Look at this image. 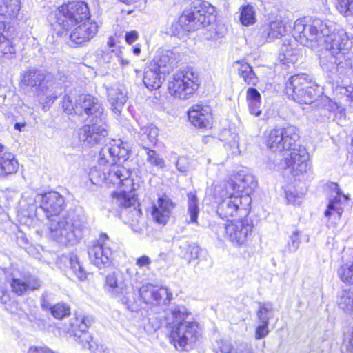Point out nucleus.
Returning <instances> with one entry per match:
<instances>
[{
	"mask_svg": "<svg viewBox=\"0 0 353 353\" xmlns=\"http://www.w3.org/2000/svg\"><path fill=\"white\" fill-rule=\"evenodd\" d=\"M293 37L312 50L325 49L319 55V63L324 71L339 78L347 74V55L352 42L345 30L334 29L332 32L327 23L318 18L307 24L297 19L294 25Z\"/></svg>",
	"mask_w": 353,
	"mask_h": 353,
	"instance_id": "nucleus-1",
	"label": "nucleus"
},
{
	"mask_svg": "<svg viewBox=\"0 0 353 353\" xmlns=\"http://www.w3.org/2000/svg\"><path fill=\"white\" fill-rule=\"evenodd\" d=\"M299 139V130L294 125L276 128L265 132V145L272 152H290L285 154L280 166L284 169L292 168L295 176L307 172L310 168L309 154L304 147L296 145Z\"/></svg>",
	"mask_w": 353,
	"mask_h": 353,
	"instance_id": "nucleus-2",
	"label": "nucleus"
},
{
	"mask_svg": "<svg viewBox=\"0 0 353 353\" xmlns=\"http://www.w3.org/2000/svg\"><path fill=\"white\" fill-rule=\"evenodd\" d=\"M188 316L189 313L183 305L172 304L165 311V326L170 343L176 349H183L196 340L198 325L195 322L186 321Z\"/></svg>",
	"mask_w": 353,
	"mask_h": 353,
	"instance_id": "nucleus-3",
	"label": "nucleus"
},
{
	"mask_svg": "<svg viewBox=\"0 0 353 353\" xmlns=\"http://www.w3.org/2000/svg\"><path fill=\"white\" fill-rule=\"evenodd\" d=\"M20 87L33 93L39 100L53 102L61 93V87L55 82L51 73L30 67L20 72Z\"/></svg>",
	"mask_w": 353,
	"mask_h": 353,
	"instance_id": "nucleus-4",
	"label": "nucleus"
},
{
	"mask_svg": "<svg viewBox=\"0 0 353 353\" xmlns=\"http://www.w3.org/2000/svg\"><path fill=\"white\" fill-rule=\"evenodd\" d=\"M285 93L299 103L311 104L321 93L320 86L305 73L291 76L285 83Z\"/></svg>",
	"mask_w": 353,
	"mask_h": 353,
	"instance_id": "nucleus-5",
	"label": "nucleus"
},
{
	"mask_svg": "<svg viewBox=\"0 0 353 353\" xmlns=\"http://www.w3.org/2000/svg\"><path fill=\"white\" fill-rule=\"evenodd\" d=\"M214 10V7L208 2L198 1L190 10L183 12L179 18V24L185 31L197 30L215 20Z\"/></svg>",
	"mask_w": 353,
	"mask_h": 353,
	"instance_id": "nucleus-6",
	"label": "nucleus"
},
{
	"mask_svg": "<svg viewBox=\"0 0 353 353\" xmlns=\"http://www.w3.org/2000/svg\"><path fill=\"white\" fill-rule=\"evenodd\" d=\"M106 285L114 296L131 312L139 310L136 301V294L133 288L128 285L127 279L121 272L108 274L105 279Z\"/></svg>",
	"mask_w": 353,
	"mask_h": 353,
	"instance_id": "nucleus-7",
	"label": "nucleus"
},
{
	"mask_svg": "<svg viewBox=\"0 0 353 353\" xmlns=\"http://www.w3.org/2000/svg\"><path fill=\"white\" fill-rule=\"evenodd\" d=\"M90 13L84 1H72L61 6L56 14V23L63 29L70 30L74 26L90 21Z\"/></svg>",
	"mask_w": 353,
	"mask_h": 353,
	"instance_id": "nucleus-8",
	"label": "nucleus"
},
{
	"mask_svg": "<svg viewBox=\"0 0 353 353\" xmlns=\"http://www.w3.org/2000/svg\"><path fill=\"white\" fill-rule=\"evenodd\" d=\"M199 77L192 69L182 70L174 73L169 81V93L175 98L189 99L199 88Z\"/></svg>",
	"mask_w": 353,
	"mask_h": 353,
	"instance_id": "nucleus-9",
	"label": "nucleus"
},
{
	"mask_svg": "<svg viewBox=\"0 0 353 353\" xmlns=\"http://www.w3.org/2000/svg\"><path fill=\"white\" fill-rule=\"evenodd\" d=\"M91 325V320L88 316H76L71 320L70 332L79 338L84 348H88L93 353H110L103 345H98L92 341V337L86 333Z\"/></svg>",
	"mask_w": 353,
	"mask_h": 353,
	"instance_id": "nucleus-10",
	"label": "nucleus"
},
{
	"mask_svg": "<svg viewBox=\"0 0 353 353\" xmlns=\"http://www.w3.org/2000/svg\"><path fill=\"white\" fill-rule=\"evenodd\" d=\"M89 259L99 269L109 267L112 263V252L110 241L105 233L100 234L99 239L88 248Z\"/></svg>",
	"mask_w": 353,
	"mask_h": 353,
	"instance_id": "nucleus-11",
	"label": "nucleus"
},
{
	"mask_svg": "<svg viewBox=\"0 0 353 353\" xmlns=\"http://www.w3.org/2000/svg\"><path fill=\"white\" fill-rule=\"evenodd\" d=\"M97 120L91 125H83L78 130L79 141L85 147L92 148L103 144L108 140L106 125L104 123H98Z\"/></svg>",
	"mask_w": 353,
	"mask_h": 353,
	"instance_id": "nucleus-12",
	"label": "nucleus"
},
{
	"mask_svg": "<svg viewBox=\"0 0 353 353\" xmlns=\"http://www.w3.org/2000/svg\"><path fill=\"white\" fill-rule=\"evenodd\" d=\"M139 294L145 303L161 307L164 313L171 305L169 304L172 299V293L166 288L148 283L140 288Z\"/></svg>",
	"mask_w": 353,
	"mask_h": 353,
	"instance_id": "nucleus-13",
	"label": "nucleus"
},
{
	"mask_svg": "<svg viewBox=\"0 0 353 353\" xmlns=\"http://www.w3.org/2000/svg\"><path fill=\"white\" fill-rule=\"evenodd\" d=\"M48 230L49 237L61 245L77 243L75 235L65 216L51 219L48 225Z\"/></svg>",
	"mask_w": 353,
	"mask_h": 353,
	"instance_id": "nucleus-14",
	"label": "nucleus"
},
{
	"mask_svg": "<svg viewBox=\"0 0 353 353\" xmlns=\"http://www.w3.org/2000/svg\"><path fill=\"white\" fill-rule=\"evenodd\" d=\"M252 227L250 220L245 217L231 221L225 225L224 230L226 237L234 245L241 246L247 242Z\"/></svg>",
	"mask_w": 353,
	"mask_h": 353,
	"instance_id": "nucleus-15",
	"label": "nucleus"
},
{
	"mask_svg": "<svg viewBox=\"0 0 353 353\" xmlns=\"http://www.w3.org/2000/svg\"><path fill=\"white\" fill-rule=\"evenodd\" d=\"M35 202H39L40 208L46 213V216L57 217L65 206L63 196L58 192L51 191L42 194H37L34 198Z\"/></svg>",
	"mask_w": 353,
	"mask_h": 353,
	"instance_id": "nucleus-16",
	"label": "nucleus"
},
{
	"mask_svg": "<svg viewBox=\"0 0 353 353\" xmlns=\"http://www.w3.org/2000/svg\"><path fill=\"white\" fill-rule=\"evenodd\" d=\"M241 199V195L236 194L234 192L230 193L219 204L216 210L218 215L228 221L236 214L246 215L245 208L241 207L242 204Z\"/></svg>",
	"mask_w": 353,
	"mask_h": 353,
	"instance_id": "nucleus-17",
	"label": "nucleus"
},
{
	"mask_svg": "<svg viewBox=\"0 0 353 353\" xmlns=\"http://www.w3.org/2000/svg\"><path fill=\"white\" fill-rule=\"evenodd\" d=\"M129 158V150L121 141H114L110 145L103 147L99 152L100 165L115 163L117 161H126Z\"/></svg>",
	"mask_w": 353,
	"mask_h": 353,
	"instance_id": "nucleus-18",
	"label": "nucleus"
},
{
	"mask_svg": "<svg viewBox=\"0 0 353 353\" xmlns=\"http://www.w3.org/2000/svg\"><path fill=\"white\" fill-rule=\"evenodd\" d=\"M76 114L92 115L100 122L103 120V109L99 100L90 94H81L76 99Z\"/></svg>",
	"mask_w": 353,
	"mask_h": 353,
	"instance_id": "nucleus-19",
	"label": "nucleus"
},
{
	"mask_svg": "<svg viewBox=\"0 0 353 353\" xmlns=\"http://www.w3.org/2000/svg\"><path fill=\"white\" fill-rule=\"evenodd\" d=\"M178 59L179 54L174 50H164L158 51L150 64L166 75L176 66Z\"/></svg>",
	"mask_w": 353,
	"mask_h": 353,
	"instance_id": "nucleus-20",
	"label": "nucleus"
},
{
	"mask_svg": "<svg viewBox=\"0 0 353 353\" xmlns=\"http://www.w3.org/2000/svg\"><path fill=\"white\" fill-rule=\"evenodd\" d=\"M77 25L70 34V41L72 44H83L92 39L98 32V26L94 21H88Z\"/></svg>",
	"mask_w": 353,
	"mask_h": 353,
	"instance_id": "nucleus-21",
	"label": "nucleus"
},
{
	"mask_svg": "<svg viewBox=\"0 0 353 353\" xmlns=\"http://www.w3.org/2000/svg\"><path fill=\"white\" fill-rule=\"evenodd\" d=\"M110 168L105 169L106 176V184L114 185H128L132 183L130 179L131 172L120 164L112 163Z\"/></svg>",
	"mask_w": 353,
	"mask_h": 353,
	"instance_id": "nucleus-22",
	"label": "nucleus"
},
{
	"mask_svg": "<svg viewBox=\"0 0 353 353\" xmlns=\"http://www.w3.org/2000/svg\"><path fill=\"white\" fill-rule=\"evenodd\" d=\"M174 207L173 202L167 196H163L154 204L152 210L153 220L159 225H165Z\"/></svg>",
	"mask_w": 353,
	"mask_h": 353,
	"instance_id": "nucleus-23",
	"label": "nucleus"
},
{
	"mask_svg": "<svg viewBox=\"0 0 353 353\" xmlns=\"http://www.w3.org/2000/svg\"><path fill=\"white\" fill-rule=\"evenodd\" d=\"M189 121L195 126L200 128H207L210 125L212 115L210 108L196 104L192 106L188 112Z\"/></svg>",
	"mask_w": 353,
	"mask_h": 353,
	"instance_id": "nucleus-24",
	"label": "nucleus"
},
{
	"mask_svg": "<svg viewBox=\"0 0 353 353\" xmlns=\"http://www.w3.org/2000/svg\"><path fill=\"white\" fill-rule=\"evenodd\" d=\"M137 199L133 192H128L123 190L121 192H114L112 194V203L117 205L119 208H132L134 215L141 216L142 214L141 210L136 207Z\"/></svg>",
	"mask_w": 353,
	"mask_h": 353,
	"instance_id": "nucleus-25",
	"label": "nucleus"
},
{
	"mask_svg": "<svg viewBox=\"0 0 353 353\" xmlns=\"http://www.w3.org/2000/svg\"><path fill=\"white\" fill-rule=\"evenodd\" d=\"M21 0H0V15L14 21L23 19L21 12Z\"/></svg>",
	"mask_w": 353,
	"mask_h": 353,
	"instance_id": "nucleus-26",
	"label": "nucleus"
},
{
	"mask_svg": "<svg viewBox=\"0 0 353 353\" xmlns=\"http://www.w3.org/2000/svg\"><path fill=\"white\" fill-rule=\"evenodd\" d=\"M256 186V181L252 174H238L235 181L228 183V188L233 190L236 194L241 195V193L245 192L248 194Z\"/></svg>",
	"mask_w": 353,
	"mask_h": 353,
	"instance_id": "nucleus-27",
	"label": "nucleus"
},
{
	"mask_svg": "<svg viewBox=\"0 0 353 353\" xmlns=\"http://www.w3.org/2000/svg\"><path fill=\"white\" fill-rule=\"evenodd\" d=\"M65 216L70 222L71 229L75 235L76 241L77 243L88 231V223L83 216L75 214L74 211H68Z\"/></svg>",
	"mask_w": 353,
	"mask_h": 353,
	"instance_id": "nucleus-28",
	"label": "nucleus"
},
{
	"mask_svg": "<svg viewBox=\"0 0 353 353\" xmlns=\"http://www.w3.org/2000/svg\"><path fill=\"white\" fill-rule=\"evenodd\" d=\"M331 189L336 193V196L329 201L327 210L325 212V216L326 217H330L332 215L336 214L338 218H340L343 212L341 207L342 202L343 201H347V198L345 195L342 194L338 184L332 183Z\"/></svg>",
	"mask_w": 353,
	"mask_h": 353,
	"instance_id": "nucleus-29",
	"label": "nucleus"
},
{
	"mask_svg": "<svg viewBox=\"0 0 353 353\" xmlns=\"http://www.w3.org/2000/svg\"><path fill=\"white\" fill-rule=\"evenodd\" d=\"M331 189L336 193V196L329 201L327 210L325 212V216L326 217H330L332 215L336 214L338 218H340L343 212L341 207L342 202L343 201H347V198L345 195L342 194L338 184L332 183Z\"/></svg>",
	"mask_w": 353,
	"mask_h": 353,
	"instance_id": "nucleus-30",
	"label": "nucleus"
},
{
	"mask_svg": "<svg viewBox=\"0 0 353 353\" xmlns=\"http://www.w3.org/2000/svg\"><path fill=\"white\" fill-rule=\"evenodd\" d=\"M139 143L143 149L154 145L159 134L158 128L152 124L141 127L139 132Z\"/></svg>",
	"mask_w": 353,
	"mask_h": 353,
	"instance_id": "nucleus-31",
	"label": "nucleus"
},
{
	"mask_svg": "<svg viewBox=\"0 0 353 353\" xmlns=\"http://www.w3.org/2000/svg\"><path fill=\"white\" fill-rule=\"evenodd\" d=\"M165 74L157 69H154L150 64L145 70L143 81L145 87L151 90H157L161 86L165 79Z\"/></svg>",
	"mask_w": 353,
	"mask_h": 353,
	"instance_id": "nucleus-32",
	"label": "nucleus"
},
{
	"mask_svg": "<svg viewBox=\"0 0 353 353\" xmlns=\"http://www.w3.org/2000/svg\"><path fill=\"white\" fill-rule=\"evenodd\" d=\"M126 93L118 88H111L108 89V100L110 104L112 112L120 114L123 105L125 103Z\"/></svg>",
	"mask_w": 353,
	"mask_h": 353,
	"instance_id": "nucleus-33",
	"label": "nucleus"
},
{
	"mask_svg": "<svg viewBox=\"0 0 353 353\" xmlns=\"http://www.w3.org/2000/svg\"><path fill=\"white\" fill-rule=\"evenodd\" d=\"M19 163L14 156L10 152H5L0 156V176H7L17 172Z\"/></svg>",
	"mask_w": 353,
	"mask_h": 353,
	"instance_id": "nucleus-34",
	"label": "nucleus"
},
{
	"mask_svg": "<svg viewBox=\"0 0 353 353\" xmlns=\"http://www.w3.org/2000/svg\"><path fill=\"white\" fill-rule=\"evenodd\" d=\"M239 66L237 68L239 75L247 85H256L259 79L252 68L246 62L238 61L236 63Z\"/></svg>",
	"mask_w": 353,
	"mask_h": 353,
	"instance_id": "nucleus-35",
	"label": "nucleus"
},
{
	"mask_svg": "<svg viewBox=\"0 0 353 353\" xmlns=\"http://www.w3.org/2000/svg\"><path fill=\"white\" fill-rule=\"evenodd\" d=\"M286 32V27L281 21L270 22L264 29L263 34L266 36L268 41H273L281 38Z\"/></svg>",
	"mask_w": 353,
	"mask_h": 353,
	"instance_id": "nucleus-36",
	"label": "nucleus"
},
{
	"mask_svg": "<svg viewBox=\"0 0 353 353\" xmlns=\"http://www.w3.org/2000/svg\"><path fill=\"white\" fill-rule=\"evenodd\" d=\"M337 304L345 312H353V287L343 290L339 294Z\"/></svg>",
	"mask_w": 353,
	"mask_h": 353,
	"instance_id": "nucleus-37",
	"label": "nucleus"
},
{
	"mask_svg": "<svg viewBox=\"0 0 353 353\" xmlns=\"http://www.w3.org/2000/svg\"><path fill=\"white\" fill-rule=\"evenodd\" d=\"M0 58L12 60L16 58V48L8 38L0 34Z\"/></svg>",
	"mask_w": 353,
	"mask_h": 353,
	"instance_id": "nucleus-38",
	"label": "nucleus"
},
{
	"mask_svg": "<svg viewBox=\"0 0 353 353\" xmlns=\"http://www.w3.org/2000/svg\"><path fill=\"white\" fill-rule=\"evenodd\" d=\"M297 50L292 48L290 43L284 42L279 54L280 62L283 64L294 63L297 61Z\"/></svg>",
	"mask_w": 353,
	"mask_h": 353,
	"instance_id": "nucleus-39",
	"label": "nucleus"
},
{
	"mask_svg": "<svg viewBox=\"0 0 353 353\" xmlns=\"http://www.w3.org/2000/svg\"><path fill=\"white\" fill-rule=\"evenodd\" d=\"M179 248L181 250L180 254L181 256L189 262L199 257L200 248L195 243H190L188 241H184L181 242Z\"/></svg>",
	"mask_w": 353,
	"mask_h": 353,
	"instance_id": "nucleus-40",
	"label": "nucleus"
},
{
	"mask_svg": "<svg viewBox=\"0 0 353 353\" xmlns=\"http://www.w3.org/2000/svg\"><path fill=\"white\" fill-rule=\"evenodd\" d=\"M274 315V308L270 302L259 303L256 316L260 323L269 324V320Z\"/></svg>",
	"mask_w": 353,
	"mask_h": 353,
	"instance_id": "nucleus-41",
	"label": "nucleus"
},
{
	"mask_svg": "<svg viewBox=\"0 0 353 353\" xmlns=\"http://www.w3.org/2000/svg\"><path fill=\"white\" fill-rule=\"evenodd\" d=\"M338 275L343 283H353V260L343 263L338 270Z\"/></svg>",
	"mask_w": 353,
	"mask_h": 353,
	"instance_id": "nucleus-42",
	"label": "nucleus"
},
{
	"mask_svg": "<svg viewBox=\"0 0 353 353\" xmlns=\"http://www.w3.org/2000/svg\"><path fill=\"white\" fill-rule=\"evenodd\" d=\"M146 154V161L152 166L159 169H163L165 167V161L157 151L150 148L143 149Z\"/></svg>",
	"mask_w": 353,
	"mask_h": 353,
	"instance_id": "nucleus-43",
	"label": "nucleus"
},
{
	"mask_svg": "<svg viewBox=\"0 0 353 353\" xmlns=\"http://www.w3.org/2000/svg\"><path fill=\"white\" fill-rule=\"evenodd\" d=\"M240 21L243 26H248L255 23V12L250 5L241 7Z\"/></svg>",
	"mask_w": 353,
	"mask_h": 353,
	"instance_id": "nucleus-44",
	"label": "nucleus"
},
{
	"mask_svg": "<svg viewBox=\"0 0 353 353\" xmlns=\"http://www.w3.org/2000/svg\"><path fill=\"white\" fill-rule=\"evenodd\" d=\"M188 197V213L190 214V223H196L199 208L198 206V199L194 194L190 193Z\"/></svg>",
	"mask_w": 353,
	"mask_h": 353,
	"instance_id": "nucleus-45",
	"label": "nucleus"
},
{
	"mask_svg": "<svg viewBox=\"0 0 353 353\" xmlns=\"http://www.w3.org/2000/svg\"><path fill=\"white\" fill-rule=\"evenodd\" d=\"M70 264L72 270L79 280L83 281L86 279V272L85 271L82 265L80 264V262L79 261V258L77 257V255L71 254L70 257Z\"/></svg>",
	"mask_w": 353,
	"mask_h": 353,
	"instance_id": "nucleus-46",
	"label": "nucleus"
},
{
	"mask_svg": "<svg viewBox=\"0 0 353 353\" xmlns=\"http://www.w3.org/2000/svg\"><path fill=\"white\" fill-rule=\"evenodd\" d=\"M12 291L17 295H23L28 291L24 274L19 278H12L10 283Z\"/></svg>",
	"mask_w": 353,
	"mask_h": 353,
	"instance_id": "nucleus-47",
	"label": "nucleus"
},
{
	"mask_svg": "<svg viewBox=\"0 0 353 353\" xmlns=\"http://www.w3.org/2000/svg\"><path fill=\"white\" fill-rule=\"evenodd\" d=\"M214 350L215 353H236V348H234L231 342L228 339H219L216 342Z\"/></svg>",
	"mask_w": 353,
	"mask_h": 353,
	"instance_id": "nucleus-48",
	"label": "nucleus"
},
{
	"mask_svg": "<svg viewBox=\"0 0 353 353\" xmlns=\"http://www.w3.org/2000/svg\"><path fill=\"white\" fill-rule=\"evenodd\" d=\"M336 8L346 17L353 15V0H336Z\"/></svg>",
	"mask_w": 353,
	"mask_h": 353,
	"instance_id": "nucleus-49",
	"label": "nucleus"
},
{
	"mask_svg": "<svg viewBox=\"0 0 353 353\" xmlns=\"http://www.w3.org/2000/svg\"><path fill=\"white\" fill-rule=\"evenodd\" d=\"M89 179L92 183L99 185L102 183L106 184V176L105 169L101 172L100 170L92 168L89 172Z\"/></svg>",
	"mask_w": 353,
	"mask_h": 353,
	"instance_id": "nucleus-50",
	"label": "nucleus"
},
{
	"mask_svg": "<svg viewBox=\"0 0 353 353\" xmlns=\"http://www.w3.org/2000/svg\"><path fill=\"white\" fill-rule=\"evenodd\" d=\"M51 314L54 318L61 319L70 315V309L65 303H57L51 308Z\"/></svg>",
	"mask_w": 353,
	"mask_h": 353,
	"instance_id": "nucleus-51",
	"label": "nucleus"
},
{
	"mask_svg": "<svg viewBox=\"0 0 353 353\" xmlns=\"http://www.w3.org/2000/svg\"><path fill=\"white\" fill-rule=\"evenodd\" d=\"M300 243L299 232L298 230H295L290 236V240L288 242V251L290 252H296L299 248Z\"/></svg>",
	"mask_w": 353,
	"mask_h": 353,
	"instance_id": "nucleus-52",
	"label": "nucleus"
},
{
	"mask_svg": "<svg viewBox=\"0 0 353 353\" xmlns=\"http://www.w3.org/2000/svg\"><path fill=\"white\" fill-rule=\"evenodd\" d=\"M28 290H38L41 285V281L35 276L29 273L24 274Z\"/></svg>",
	"mask_w": 353,
	"mask_h": 353,
	"instance_id": "nucleus-53",
	"label": "nucleus"
},
{
	"mask_svg": "<svg viewBox=\"0 0 353 353\" xmlns=\"http://www.w3.org/2000/svg\"><path fill=\"white\" fill-rule=\"evenodd\" d=\"M63 108L68 114H72L73 111L76 113V103H73L71 97L65 95L63 99Z\"/></svg>",
	"mask_w": 353,
	"mask_h": 353,
	"instance_id": "nucleus-54",
	"label": "nucleus"
},
{
	"mask_svg": "<svg viewBox=\"0 0 353 353\" xmlns=\"http://www.w3.org/2000/svg\"><path fill=\"white\" fill-rule=\"evenodd\" d=\"M251 114L259 117L261 114V101L247 102Z\"/></svg>",
	"mask_w": 353,
	"mask_h": 353,
	"instance_id": "nucleus-55",
	"label": "nucleus"
},
{
	"mask_svg": "<svg viewBox=\"0 0 353 353\" xmlns=\"http://www.w3.org/2000/svg\"><path fill=\"white\" fill-rule=\"evenodd\" d=\"M261 101V96L259 92L254 88H249L246 92V101Z\"/></svg>",
	"mask_w": 353,
	"mask_h": 353,
	"instance_id": "nucleus-56",
	"label": "nucleus"
},
{
	"mask_svg": "<svg viewBox=\"0 0 353 353\" xmlns=\"http://www.w3.org/2000/svg\"><path fill=\"white\" fill-rule=\"evenodd\" d=\"M268 323H261V325L256 327L255 333V338L256 339H263L268 334Z\"/></svg>",
	"mask_w": 353,
	"mask_h": 353,
	"instance_id": "nucleus-57",
	"label": "nucleus"
},
{
	"mask_svg": "<svg viewBox=\"0 0 353 353\" xmlns=\"http://www.w3.org/2000/svg\"><path fill=\"white\" fill-rule=\"evenodd\" d=\"M28 353H55V352L46 346H44V347L32 346L29 348Z\"/></svg>",
	"mask_w": 353,
	"mask_h": 353,
	"instance_id": "nucleus-58",
	"label": "nucleus"
},
{
	"mask_svg": "<svg viewBox=\"0 0 353 353\" xmlns=\"http://www.w3.org/2000/svg\"><path fill=\"white\" fill-rule=\"evenodd\" d=\"M139 34L136 30L126 32L125 38L128 43L131 44L138 39Z\"/></svg>",
	"mask_w": 353,
	"mask_h": 353,
	"instance_id": "nucleus-59",
	"label": "nucleus"
},
{
	"mask_svg": "<svg viewBox=\"0 0 353 353\" xmlns=\"http://www.w3.org/2000/svg\"><path fill=\"white\" fill-rule=\"evenodd\" d=\"M236 353H253V350L250 345L242 343L237 346Z\"/></svg>",
	"mask_w": 353,
	"mask_h": 353,
	"instance_id": "nucleus-60",
	"label": "nucleus"
},
{
	"mask_svg": "<svg viewBox=\"0 0 353 353\" xmlns=\"http://www.w3.org/2000/svg\"><path fill=\"white\" fill-rule=\"evenodd\" d=\"M151 260L148 256H142L137 259L136 264L139 267H145L150 264Z\"/></svg>",
	"mask_w": 353,
	"mask_h": 353,
	"instance_id": "nucleus-61",
	"label": "nucleus"
},
{
	"mask_svg": "<svg viewBox=\"0 0 353 353\" xmlns=\"http://www.w3.org/2000/svg\"><path fill=\"white\" fill-rule=\"evenodd\" d=\"M41 306L43 310H50V311H51V308L52 307L44 295H43L41 297Z\"/></svg>",
	"mask_w": 353,
	"mask_h": 353,
	"instance_id": "nucleus-62",
	"label": "nucleus"
},
{
	"mask_svg": "<svg viewBox=\"0 0 353 353\" xmlns=\"http://www.w3.org/2000/svg\"><path fill=\"white\" fill-rule=\"evenodd\" d=\"M344 94L347 96V98L350 99L351 101H353V88H344Z\"/></svg>",
	"mask_w": 353,
	"mask_h": 353,
	"instance_id": "nucleus-63",
	"label": "nucleus"
},
{
	"mask_svg": "<svg viewBox=\"0 0 353 353\" xmlns=\"http://www.w3.org/2000/svg\"><path fill=\"white\" fill-rule=\"evenodd\" d=\"M185 161V159H182V158H180V159H178V161L176 163V166L177 169L180 172H182L186 171V167L185 165H182V161Z\"/></svg>",
	"mask_w": 353,
	"mask_h": 353,
	"instance_id": "nucleus-64",
	"label": "nucleus"
}]
</instances>
